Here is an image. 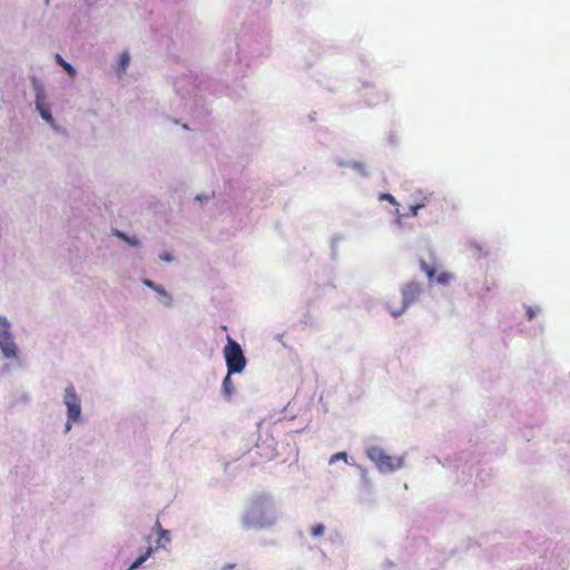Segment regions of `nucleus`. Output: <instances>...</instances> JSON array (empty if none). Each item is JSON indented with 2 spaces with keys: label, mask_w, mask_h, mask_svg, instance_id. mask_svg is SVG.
<instances>
[{
  "label": "nucleus",
  "mask_w": 570,
  "mask_h": 570,
  "mask_svg": "<svg viewBox=\"0 0 570 570\" xmlns=\"http://www.w3.org/2000/svg\"><path fill=\"white\" fill-rule=\"evenodd\" d=\"M382 198L389 200L392 204H395V198L390 194L382 195Z\"/></svg>",
  "instance_id": "obj_23"
},
{
  "label": "nucleus",
  "mask_w": 570,
  "mask_h": 570,
  "mask_svg": "<svg viewBox=\"0 0 570 570\" xmlns=\"http://www.w3.org/2000/svg\"><path fill=\"white\" fill-rule=\"evenodd\" d=\"M142 284L149 288H151L153 291H157V288L160 287V285H158L157 283H155L154 281L151 279H148V278H144L142 279Z\"/></svg>",
  "instance_id": "obj_17"
},
{
  "label": "nucleus",
  "mask_w": 570,
  "mask_h": 570,
  "mask_svg": "<svg viewBox=\"0 0 570 570\" xmlns=\"http://www.w3.org/2000/svg\"><path fill=\"white\" fill-rule=\"evenodd\" d=\"M79 423L80 422H69V417H66V423H65L63 432L68 433L71 430L73 424H79Z\"/></svg>",
  "instance_id": "obj_20"
},
{
  "label": "nucleus",
  "mask_w": 570,
  "mask_h": 570,
  "mask_svg": "<svg viewBox=\"0 0 570 570\" xmlns=\"http://www.w3.org/2000/svg\"><path fill=\"white\" fill-rule=\"evenodd\" d=\"M154 553V548L149 547L142 554H140L128 568V570H136L140 568L148 558Z\"/></svg>",
  "instance_id": "obj_9"
},
{
  "label": "nucleus",
  "mask_w": 570,
  "mask_h": 570,
  "mask_svg": "<svg viewBox=\"0 0 570 570\" xmlns=\"http://www.w3.org/2000/svg\"><path fill=\"white\" fill-rule=\"evenodd\" d=\"M170 541L169 532L167 530L160 529L159 531V538H158V546L164 547L165 543H168Z\"/></svg>",
  "instance_id": "obj_14"
},
{
  "label": "nucleus",
  "mask_w": 570,
  "mask_h": 570,
  "mask_svg": "<svg viewBox=\"0 0 570 570\" xmlns=\"http://www.w3.org/2000/svg\"><path fill=\"white\" fill-rule=\"evenodd\" d=\"M0 353L4 360H14L19 354V346L12 332V323L2 314H0Z\"/></svg>",
  "instance_id": "obj_3"
},
{
  "label": "nucleus",
  "mask_w": 570,
  "mask_h": 570,
  "mask_svg": "<svg viewBox=\"0 0 570 570\" xmlns=\"http://www.w3.org/2000/svg\"><path fill=\"white\" fill-rule=\"evenodd\" d=\"M538 311H539L538 308H534V307L529 306V307L527 308V315H528V317H529L530 320H532V318L535 316V314H537V312H538Z\"/></svg>",
  "instance_id": "obj_21"
},
{
  "label": "nucleus",
  "mask_w": 570,
  "mask_h": 570,
  "mask_svg": "<svg viewBox=\"0 0 570 570\" xmlns=\"http://www.w3.org/2000/svg\"><path fill=\"white\" fill-rule=\"evenodd\" d=\"M234 567H235V566H234L233 563H228V564H225V566L223 567V569H222V570H230V569H233Z\"/></svg>",
  "instance_id": "obj_24"
},
{
  "label": "nucleus",
  "mask_w": 570,
  "mask_h": 570,
  "mask_svg": "<svg viewBox=\"0 0 570 570\" xmlns=\"http://www.w3.org/2000/svg\"><path fill=\"white\" fill-rule=\"evenodd\" d=\"M56 60L71 77L76 75L75 68L69 62L65 61L60 55L56 56Z\"/></svg>",
  "instance_id": "obj_13"
},
{
  "label": "nucleus",
  "mask_w": 570,
  "mask_h": 570,
  "mask_svg": "<svg viewBox=\"0 0 570 570\" xmlns=\"http://www.w3.org/2000/svg\"><path fill=\"white\" fill-rule=\"evenodd\" d=\"M156 295H157V299L158 302L166 306V307H169L171 306V303H173V297L171 295L160 285L159 288H157V291L155 292Z\"/></svg>",
  "instance_id": "obj_10"
},
{
  "label": "nucleus",
  "mask_w": 570,
  "mask_h": 570,
  "mask_svg": "<svg viewBox=\"0 0 570 570\" xmlns=\"http://www.w3.org/2000/svg\"><path fill=\"white\" fill-rule=\"evenodd\" d=\"M338 460H344L345 462H347V454L345 452H338L336 454H333L330 458V464H333Z\"/></svg>",
  "instance_id": "obj_16"
},
{
  "label": "nucleus",
  "mask_w": 570,
  "mask_h": 570,
  "mask_svg": "<svg viewBox=\"0 0 570 570\" xmlns=\"http://www.w3.org/2000/svg\"><path fill=\"white\" fill-rule=\"evenodd\" d=\"M325 530L326 528L323 523H316L309 528V533L313 538H318L325 533Z\"/></svg>",
  "instance_id": "obj_12"
},
{
  "label": "nucleus",
  "mask_w": 570,
  "mask_h": 570,
  "mask_svg": "<svg viewBox=\"0 0 570 570\" xmlns=\"http://www.w3.org/2000/svg\"><path fill=\"white\" fill-rule=\"evenodd\" d=\"M117 235H118L119 237H121V238H125V235H124L122 233H120V232H118V233H117Z\"/></svg>",
  "instance_id": "obj_25"
},
{
  "label": "nucleus",
  "mask_w": 570,
  "mask_h": 570,
  "mask_svg": "<svg viewBox=\"0 0 570 570\" xmlns=\"http://www.w3.org/2000/svg\"><path fill=\"white\" fill-rule=\"evenodd\" d=\"M423 293L422 286L414 282H407L401 287L402 305L400 308H390L392 316H401Z\"/></svg>",
  "instance_id": "obj_6"
},
{
  "label": "nucleus",
  "mask_w": 570,
  "mask_h": 570,
  "mask_svg": "<svg viewBox=\"0 0 570 570\" xmlns=\"http://www.w3.org/2000/svg\"><path fill=\"white\" fill-rule=\"evenodd\" d=\"M223 353L229 375L239 374L244 371L247 361L239 343L227 337V344Z\"/></svg>",
  "instance_id": "obj_4"
},
{
  "label": "nucleus",
  "mask_w": 570,
  "mask_h": 570,
  "mask_svg": "<svg viewBox=\"0 0 570 570\" xmlns=\"http://www.w3.org/2000/svg\"><path fill=\"white\" fill-rule=\"evenodd\" d=\"M62 402L66 406V417H69V422H81V400L72 383H68L65 387Z\"/></svg>",
  "instance_id": "obj_5"
},
{
  "label": "nucleus",
  "mask_w": 570,
  "mask_h": 570,
  "mask_svg": "<svg viewBox=\"0 0 570 570\" xmlns=\"http://www.w3.org/2000/svg\"><path fill=\"white\" fill-rule=\"evenodd\" d=\"M20 400L27 404L30 402V395L28 393H22Z\"/></svg>",
  "instance_id": "obj_22"
},
{
  "label": "nucleus",
  "mask_w": 570,
  "mask_h": 570,
  "mask_svg": "<svg viewBox=\"0 0 570 570\" xmlns=\"http://www.w3.org/2000/svg\"><path fill=\"white\" fill-rule=\"evenodd\" d=\"M421 271L424 272L430 281L435 277V282L440 285H448L454 276L448 272H441L436 275L439 266L433 257V255L429 256V259L421 258L420 259Z\"/></svg>",
  "instance_id": "obj_7"
},
{
  "label": "nucleus",
  "mask_w": 570,
  "mask_h": 570,
  "mask_svg": "<svg viewBox=\"0 0 570 570\" xmlns=\"http://www.w3.org/2000/svg\"><path fill=\"white\" fill-rule=\"evenodd\" d=\"M130 61V57L127 52H122L119 58V66L121 70H125Z\"/></svg>",
  "instance_id": "obj_15"
},
{
  "label": "nucleus",
  "mask_w": 570,
  "mask_h": 570,
  "mask_svg": "<svg viewBox=\"0 0 570 570\" xmlns=\"http://www.w3.org/2000/svg\"><path fill=\"white\" fill-rule=\"evenodd\" d=\"M423 205L422 204H416V205H411L410 206V215L411 216H416L417 215V212L420 208H422Z\"/></svg>",
  "instance_id": "obj_19"
},
{
  "label": "nucleus",
  "mask_w": 570,
  "mask_h": 570,
  "mask_svg": "<svg viewBox=\"0 0 570 570\" xmlns=\"http://www.w3.org/2000/svg\"><path fill=\"white\" fill-rule=\"evenodd\" d=\"M159 259L165 262V263H170L173 262L175 258L174 256L169 253V252H163L160 255H159Z\"/></svg>",
  "instance_id": "obj_18"
},
{
  "label": "nucleus",
  "mask_w": 570,
  "mask_h": 570,
  "mask_svg": "<svg viewBox=\"0 0 570 570\" xmlns=\"http://www.w3.org/2000/svg\"><path fill=\"white\" fill-rule=\"evenodd\" d=\"M235 392V386L232 381V375L227 372L222 383V393L226 399H230Z\"/></svg>",
  "instance_id": "obj_8"
},
{
  "label": "nucleus",
  "mask_w": 570,
  "mask_h": 570,
  "mask_svg": "<svg viewBox=\"0 0 570 570\" xmlns=\"http://www.w3.org/2000/svg\"><path fill=\"white\" fill-rule=\"evenodd\" d=\"M365 453L381 473H390L404 466V456L389 455L377 445H366Z\"/></svg>",
  "instance_id": "obj_2"
},
{
  "label": "nucleus",
  "mask_w": 570,
  "mask_h": 570,
  "mask_svg": "<svg viewBox=\"0 0 570 570\" xmlns=\"http://www.w3.org/2000/svg\"><path fill=\"white\" fill-rule=\"evenodd\" d=\"M37 108L45 120L49 122L53 121L49 107L41 101L39 96L37 97Z\"/></svg>",
  "instance_id": "obj_11"
},
{
  "label": "nucleus",
  "mask_w": 570,
  "mask_h": 570,
  "mask_svg": "<svg viewBox=\"0 0 570 570\" xmlns=\"http://www.w3.org/2000/svg\"><path fill=\"white\" fill-rule=\"evenodd\" d=\"M278 512L274 499L271 495H257L240 517V522L246 530L269 529L277 523Z\"/></svg>",
  "instance_id": "obj_1"
}]
</instances>
